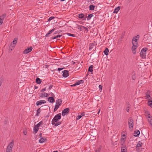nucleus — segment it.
Instances as JSON below:
<instances>
[{
	"mask_svg": "<svg viewBox=\"0 0 152 152\" xmlns=\"http://www.w3.org/2000/svg\"><path fill=\"white\" fill-rule=\"evenodd\" d=\"M61 113H59L54 117L52 121V124L53 125H54L55 126H58L61 124V122H58V121L61 119Z\"/></svg>",
	"mask_w": 152,
	"mask_h": 152,
	"instance_id": "nucleus-1",
	"label": "nucleus"
},
{
	"mask_svg": "<svg viewBox=\"0 0 152 152\" xmlns=\"http://www.w3.org/2000/svg\"><path fill=\"white\" fill-rule=\"evenodd\" d=\"M38 131V124H36L35 123L34 126L33 128V134H34V137L33 139L35 140L37 139V135H36V134Z\"/></svg>",
	"mask_w": 152,
	"mask_h": 152,
	"instance_id": "nucleus-2",
	"label": "nucleus"
},
{
	"mask_svg": "<svg viewBox=\"0 0 152 152\" xmlns=\"http://www.w3.org/2000/svg\"><path fill=\"white\" fill-rule=\"evenodd\" d=\"M14 141H12L7 146L6 149V152H12V149L14 146Z\"/></svg>",
	"mask_w": 152,
	"mask_h": 152,
	"instance_id": "nucleus-3",
	"label": "nucleus"
},
{
	"mask_svg": "<svg viewBox=\"0 0 152 152\" xmlns=\"http://www.w3.org/2000/svg\"><path fill=\"white\" fill-rule=\"evenodd\" d=\"M147 50V48H144L142 49L140 52V55L142 57H145L146 56V51Z\"/></svg>",
	"mask_w": 152,
	"mask_h": 152,
	"instance_id": "nucleus-4",
	"label": "nucleus"
},
{
	"mask_svg": "<svg viewBox=\"0 0 152 152\" xmlns=\"http://www.w3.org/2000/svg\"><path fill=\"white\" fill-rule=\"evenodd\" d=\"M128 123L129 128H132V129L134 126V123L133 121L132 118H129Z\"/></svg>",
	"mask_w": 152,
	"mask_h": 152,
	"instance_id": "nucleus-5",
	"label": "nucleus"
},
{
	"mask_svg": "<svg viewBox=\"0 0 152 152\" xmlns=\"http://www.w3.org/2000/svg\"><path fill=\"white\" fill-rule=\"evenodd\" d=\"M69 111V108H66L62 110V115L63 116H64L66 114H68Z\"/></svg>",
	"mask_w": 152,
	"mask_h": 152,
	"instance_id": "nucleus-6",
	"label": "nucleus"
},
{
	"mask_svg": "<svg viewBox=\"0 0 152 152\" xmlns=\"http://www.w3.org/2000/svg\"><path fill=\"white\" fill-rule=\"evenodd\" d=\"M137 39L135 38H133L132 40V43L133 46L137 47L138 46V42H137Z\"/></svg>",
	"mask_w": 152,
	"mask_h": 152,
	"instance_id": "nucleus-7",
	"label": "nucleus"
},
{
	"mask_svg": "<svg viewBox=\"0 0 152 152\" xmlns=\"http://www.w3.org/2000/svg\"><path fill=\"white\" fill-rule=\"evenodd\" d=\"M32 50V48L30 47H28L23 52L24 54H27L30 52Z\"/></svg>",
	"mask_w": 152,
	"mask_h": 152,
	"instance_id": "nucleus-8",
	"label": "nucleus"
},
{
	"mask_svg": "<svg viewBox=\"0 0 152 152\" xmlns=\"http://www.w3.org/2000/svg\"><path fill=\"white\" fill-rule=\"evenodd\" d=\"M121 152H127L126 147L125 145L122 144L121 146Z\"/></svg>",
	"mask_w": 152,
	"mask_h": 152,
	"instance_id": "nucleus-9",
	"label": "nucleus"
},
{
	"mask_svg": "<svg viewBox=\"0 0 152 152\" xmlns=\"http://www.w3.org/2000/svg\"><path fill=\"white\" fill-rule=\"evenodd\" d=\"M63 76L64 77H66L69 75V72L67 70H64L63 71Z\"/></svg>",
	"mask_w": 152,
	"mask_h": 152,
	"instance_id": "nucleus-10",
	"label": "nucleus"
},
{
	"mask_svg": "<svg viewBox=\"0 0 152 152\" xmlns=\"http://www.w3.org/2000/svg\"><path fill=\"white\" fill-rule=\"evenodd\" d=\"M148 121L149 122L150 124L152 126V118L150 114H149L148 115Z\"/></svg>",
	"mask_w": 152,
	"mask_h": 152,
	"instance_id": "nucleus-11",
	"label": "nucleus"
},
{
	"mask_svg": "<svg viewBox=\"0 0 152 152\" xmlns=\"http://www.w3.org/2000/svg\"><path fill=\"white\" fill-rule=\"evenodd\" d=\"M142 143H140V142H139V143H138L136 146V149H137V151H140V149H139V147H141L142 146Z\"/></svg>",
	"mask_w": 152,
	"mask_h": 152,
	"instance_id": "nucleus-12",
	"label": "nucleus"
},
{
	"mask_svg": "<svg viewBox=\"0 0 152 152\" xmlns=\"http://www.w3.org/2000/svg\"><path fill=\"white\" fill-rule=\"evenodd\" d=\"M40 138L39 140V142L40 143H42L45 142L46 140V138L45 137H40Z\"/></svg>",
	"mask_w": 152,
	"mask_h": 152,
	"instance_id": "nucleus-13",
	"label": "nucleus"
},
{
	"mask_svg": "<svg viewBox=\"0 0 152 152\" xmlns=\"http://www.w3.org/2000/svg\"><path fill=\"white\" fill-rule=\"evenodd\" d=\"M132 77L133 80H134L136 79V76L135 73L134 72H132Z\"/></svg>",
	"mask_w": 152,
	"mask_h": 152,
	"instance_id": "nucleus-14",
	"label": "nucleus"
},
{
	"mask_svg": "<svg viewBox=\"0 0 152 152\" xmlns=\"http://www.w3.org/2000/svg\"><path fill=\"white\" fill-rule=\"evenodd\" d=\"M140 134V131L139 130H136V131L134 132V135L136 137H137Z\"/></svg>",
	"mask_w": 152,
	"mask_h": 152,
	"instance_id": "nucleus-15",
	"label": "nucleus"
},
{
	"mask_svg": "<svg viewBox=\"0 0 152 152\" xmlns=\"http://www.w3.org/2000/svg\"><path fill=\"white\" fill-rule=\"evenodd\" d=\"M48 100L50 103H53L55 102L54 99L52 97H49L48 99Z\"/></svg>",
	"mask_w": 152,
	"mask_h": 152,
	"instance_id": "nucleus-16",
	"label": "nucleus"
},
{
	"mask_svg": "<svg viewBox=\"0 0 152 152\" xmlns=\"http://www.w3.org/2000/svg\"><path fill=\"white\" fill-rule=\"evenodd\" d=\"M94 48H96L95 46L94 45V44L92 43L90 44H89V50H91Z\"/></svg>",
	"mask_w": 152,
	"mask_h": 152,
	"instance_id": "nucleus-17",
	"label": "nucleus"
},
{
	"mask_svg": "<svg viewBox=\"0 0 152 152\" xmlns=\"http://www.w3.org/2000/svg\"><path fill=\"white\" fill-rule=\"evenodd\" d=\"M62 102V100L61 99H58L56 102V105H57L59 106L61 104Z\"/></svg>",
	"mask_w": 152,
	"mask_h": 152,
	"instance_id": "nucleus-18",
	"label": "nucleus"
},
{
	"mask_svg": "<svg viewBox=\"0 0 152 152\" xmlns=\"http://www.w3.org/2000/svg\"><path fill=\"white\" fill-rule=\"evenodd\" d=\"M120 8V7L118 6V7L116 8L115 10L113 12V13H117L118 11L119 10Z\"/></svg>",
	"mask_w": 152,
	"mask_h": 152,
	"instance_id": "nucleus-19",
	"label": "nucleus"
},
{
	"mask_svg": "<svg viewBox=\"0 0 152 152\" xmlns=\"http://www.w3.org/2000/svg\"><path fill=\"white\" fill-rule=\"evenodd\" d=\"M95 7V6L93 5H90L89 7V9L90 10H94V8Z\"/></svg>",
	"mask_w": 152,
	"mask_h": 152,
	"instance_id": "nucleus-20",
	"label": "nucleus"
},
{
	"mask_svg": "<svg viewBox=\"0 0 152 152\" xmlns=\"http://www.w3.org/2000/svg\"><path fill=\"white\" fill-rule=\"evenodd\" d=\"M83 83V80H80L78 81H77L75 83V85L77 86L80 85V84Z\"/></svg>",
	"mask_w": 152,
	"mask_h": 152,
	"instance_id": "nucleus-21",
	"label": "nucleus"
},
{
	"mask_svg": "<svg viewBox=\"0 0 152 152\" xmlns=\"http://www.w3.org/2000/svg\"><path fill=\"white\" fill-rule=\"evenodd\" d=\"M46 102L45 100H40L39 101V105H41L42 104L46 103Z\"/></svg>",
	"mask_w": 152,
	"mask_h": 152,
	"instance_id": "nucleus-22",
	"label": "nucleus"
},
{
	"mask_svg": "<svg viewBox=\"0 0 152 152\" xmlns=\"http://www.w3.org/2000/svg\"><path fill=\"white\" fill-rule=\"evenodd\" d=\"M55 29V28H54L49 31L48 33L46 34V37H48V36H49V34L52 33L53 32V31H54Z\"/></svg>",
	"mask_w": 152,
	"mask_h": 152,
	"instance_id": "nucleus-23",
	"label": "nucleus"
},
{
	"mask_svg": "<svg viewBox=\"0 0 152 152\" xmlns=\"http://www.w3.org/2000/svg\"><path fill=\"white\" fill-rule=\"evenodd\" d=\"M137 47H132V50L134 54H135L136 53V49Z\"/></svg>",
	"mask_w": 152,
	"mask_h": 152,
	"instance_id": "nucleus-24",
	"label": "nucleus"
},
{
	"mask_svg": "<svg viewBox=\"0 0 152 152\" xmlns=\"http://www.w3.org/2000/svg\"><path fill=\"white\" fill-rule=\"evenodd\" d=\"M18 40V38H15L14 39V40L12 43V44L15 45L17 43Z\"/></svg>",
	"mask_w": 152,
	"mask_h": 152,
	"instance_id": "nucleus-25",
	"label": "nucleus"
},
{
	"mask_svg": "<svg viewBox=\"0 0 152 152\" xmlns=\"http://www.w3.org/2000/svg\"><path fill=\"white\" fill-rule=\"evenodd\" d=\"M109 52V50L107 48H106L105 50L104 51V54L107 55L108 54V52Z\"/></svg>",
	"mask_w": 152,
	"mask_h": 152,
	"instance_id": "nucleus-26",
	"label": "nucleus"
},
{
	"mask_svg": "<svg viewBox=\"0 0 152 152\" xmlns=\"http://www.w3.org/2000/svg\"><path fill=\"white\" fill-rule=\"evenodd\" d=\"M150 93V91H148L147 92V93L146 94V96H145L146 98V99H148L150 97V95H149V94Z\"/></svg>",
	"mask_w": 152,
	"mask_h": 152,
	"instance_id": "nucleus-27",
	"label": "nucleus"
},
{
	"mask_svg": "<svg viewBox=\"0 0 152 152\" xmlns=\"http://www.w3.org/2000/svg\"><path fill=\"white\" fill-rule=\"evenodd\" d=\"M93 66L91 65L89 67V68L88 69V71L90 72H93Z\"/></svg>",
	"mask_w": 152,
	"mask_h": 152,
	"instance_id": "nucleus-28",
	"label": "nucleus"
},
{
	"mask_svg": "<svg viewBox=\"0 0 152 152\" xmlns=\"http://www.w3.org/2000/svg\"><path fill=\"white\" fill-rule=\"evenodd\" d=\"M93 16V15L92 14H90L89 15L87 18V19L88 20H90L91 18Z\"/></svg>",
	"mask_w": 152,
	"mask_h": 152,
	"instance_id": "nucleus-29",
	"label": "nucleus"
},
{
	"mask_svg": "<svg viewBox=\"0 0 152 152\" xmlns=\"http://www.w3.org/2000/svg\"><path fill=\"white\" fill-rule=\"evenodd\" d=\"M84 16V15L83 13H81L79 14L78 15V16L79 18H83Z\"/></svg>",
	"mask_w": 152,
	"mask_h": 152,
	"instance_id": "nucleus-30",
	"label": "nucleus"
},
{
	"mask_svg": "<svg viewBox=\"0 0 152 152\" xmlns=\"http://www.w3.org/2000/svg\"><path fill=\"white\" fill-rule=\"evenodd\" d=\"M148 105L152 108V101H149L148 102Z\"/></svg>",
	"mask_w": 152,
	"mask_h": 152,
	"instance_id": "nucleus-31",
	"label": "nucleus"
},
{
	"mask_svg": "<svg viewBox=\"0 0 152 152\" xmlns=\"http://www.w3.org/2000/svg\"><path fill=\"white\" fill-rule=\"evenodd\" d=\"M59 59H53V63H58V62Z\"/></svg>",
	"mask_w": 152,
	"mask_h": 152,
	"instance_id": "nucleus-32",
	"label": "nucleus"
},
{
	"mask_svg": "<svg viewBox=\"0 0 152 152\" xmlns=\"http://www.w3.org/2000/svg\"><path fill=\"white\" fill-rule=\"evenodd\" d=\"M59 106H58L57 105H55V108L54 109V111L55 112L57 110V109L58 108Z\"/></svg>",
	"mask_w": 152,
	"mask_h": 152,
	"instance_id": "nucleus-33",
	"label": "nucleus"
},
{
	"mask_svg": "<svg viewBox=\"0 0 152 152\" xmlns=\"http://www.w3.org/2000/svg\"><path fill=\"white\" fill-rule=\"evenodd\" d=\"M48 94L46 93H44V95H40V97H47L48 96Z\"/></svg>",
	"mask_w": 152,
	"mask_h": 152,
	"instance_id": "nucleus-34",
	"label": "nucleus"
},
{
	"mask_svg": "<svg viewBox=\"0 0 152 152\" xmlns=\"http://www.w3.org/2000/svg\"><path fill=\"white\" fill-rule=\"evenodd\" d=\"M62 36L61 35H59L57 36H56L53 37H52V38L53 39H56L58 37H60Z\"/></svg>",
	"mask_w": 152,
	"mask_h": 152,
	"instance_id": "nucleus-35",
	"label": "nucleus"
},
{
	"mask_svg": "<svg viewBox=\"0 0 152 152\" xmlns=\"http://www.w3.org/2000/svg\"><path fill=\"white\" fill-rule=\"evenodd\" d=\"M130 108V105L129 104L128 106L127 107L126 109V110L128 112L129 110V109Z\"/></svg>",
	"mask_w": 152,
	"mask_h": 152,
	"instance_id": "nucleus-36",
	"label": "nucleus"
},
{
	"mask_svg": "<svg viewBox=\"0 0 152 152\" xmlns=\"http://www.w3.org/2000/svg\"><path fill=\"white\" fill-rule=\"evenodd\" d=\"M66 34L67 35H68V36H72L73 37H75V35H74V34H70V33H66Z\"/></svg>",
	"mask_w": 152,
	"mask_h": 152,
	"instance_id": "nucleus-37",
	"label": "nucleus"
},
{
	"mask_svg": "<svg viewBox=\"0 0 152 152\" xmlns=\"http://www.w3.org/2000/svg\"><path fill=\"white\" fill-rule=\"evenodd\" d=\"M6 14H4L2 15L1 16L0 18H1L3 19L4 18L6 17Z\"/></svg>",
	"mask_w": 152,
	"mask_h": 152,
	"instance_id": "nucleus-38",
	"label": "nucleus"
},
{
	"mask_svg": "<svg viewBox=\"0 0 152 152\" xmlns=\"http://www.w3.org/2000/svg\"><path fill=\"white\" fill-rule=\"evenodd\" d=\"M55 17L53 16H51L48 19V21H50L52 19H54Z\"/></svg>",
	"mask_w": 152,
	"mask_h": 152,
	"instance_id": "nucleus-39",
	"label": "nucleus"
},
{
	"mask_svg": "<svg viewBox=\"0 0 152 152\" xmlns=\"http://www.w3.org/2000/svg\"><path fill=\"white\" fill-rule=\"evenodd\" d=\"M82 26H80L79 25H77V28L78 29H80V31H82Z\"/></svg>",
	"mask_w": 152,
	"mask_h": 152,
	"instance_id": "nucleus-40",
	"label": "nucleus"
},
{
	"mask_svg": "<svg viewBox=\"0 0 152 152\" xmlns=\"http://www.w3.org/2000/svg\"><path fill=\"white\" fill-rule=\"evenodd\" d=\"M42 124H43V123L42 121L39 122V127Z\"/></svg>",
	"mask_w": 152,
	"mask_h": 152,
	"instance_id": "nucleus-41",
	"label": "nucleus"
},
{
	"mask_svg": "<svg viewBox=\"0 0 152 152\" xmlns=\"http://www.w3.org/2000/svg\"><path fill=\"white\" fill-rule=\"evenodd\" d=\"M81 116L80 115H79L77 116L76 118L77 120H79L81 118Z\"/></svg>",
	"mask_w": 152,
	"mask_h": 152,
	"instance_id": "nucleus-42",
	"label": "nucleus"
},
{
	"mask_svg": "<svg viewBox=\"0 0 152 152\" xmlns=\"http://www.w3.org/2000/svg\"><path fill=\"white\" fill-rule=\"evenodd\" d=\"M82 27L83 28L85 29L86 30H87L88 31V29L86 28V27H85L84 26H82Z\"/></svg>",
	"mask_w": 152,
	"mask_h": 152,
	"instance_id": "nucleus-43",
	"label": "nucleus"
},
{
	"mask_svg": "<svg viewBox=\"0 0 152 152\" xmlns=\"http://www.w3.org/2000/svg\"><path fill=\"white\" fill-rule=\"evenodd\" d=\"M2 19L0 18V24L1 25L2 23Z\"/></svg>",
	"mask_w": 152,
	"mask_h": 152,
	"instance_id": "nucleus-44",
	"label": "nucleus"
},
{
	"mask_svg": "<svg viewBox=\"0 0 152 152\" xmlns=\"http://www.w3.org/2000/svg\"><path fill=\"white\" fill-rule=\"evenodd\" d=\"M23 133L24 135H26L27 134V132L25 130H24L23 131Z\"/></svg>",
	"mask_w": 152,
	"mask_h": 152,
	"instance_id": "nucleus-45",
	"label": "nucleus"
},
{
	"mask_svg": "<svg viewBox=\"0 0 152 152\" xmlns=\"http://www.w3.org/2000/svg\"><path fill=\"white\" fill-rule=\"evenodd\" d=\"M64 68H59L58 69V71H60L62 70Z\"/></svg>",
	"mask_w": 152,
	"mask_h": 152,
	"instance_id": "nucleus-46",
	"label": "nucleus"
},
{
	"mask_svg": "<svg viewBox=\"0 0 152 152\" xmlns=\"http://www.w3.org/2000/svg\"><path fill=\"white\" fill-rule=\"evenodd\" d=\"M42 82L41 80L39 78V84H40Z\"/></svg>",
	"mask_w": 152,
	"mask_h": 152,
	"instance_id": "nucleus-47",
	"label": "nucleus"
},
{
	"mask_svg": "<svg viewBox=\"0 0 152 152\" xmlns=\"http://www.w3.org/2000/svg\"><path fill=\"white\" fill-rule=\"evenodd\" d=\"M53 86V85H50L49 86V88H48L49 89V90H50V89H51L52 88Z\"/></svg>",
	"mask_w": 152,
	"mask_h": 152,
	"instance_id": "nucleus-48",
	"label": "nucleus"
},
{
	"mask_svg": "<svg viewBox=\"0 0 152 152\" xmlns=\"http://www.w3.org/2000/svg\"><path fill=\"white\" fill-rule=\"evenodd\" d=\"M140 36L139 35H137L134 38H136V39H138L139 38Z\"/></svg>",
	"mask_w": 152,
	"mask_h": 152,
	"instance_id": "nucleus-49",
	"label": "nucleus"
},
{
	"mask_svg": "<svg viewBox=\"0 0 152 152\" xmlns=\"http://www.w3.org/2000/svg\"><path fill=\"white\" fill-rule=\"evenodd\" d=\"M46 88H45L42 89V90L41 91V92L44 91L46 90Z\"/></svg>",
	"mask_w": 152,
	"mask_h": 152,
	"instance_id": "nucleus-50",
	"label": "nucleus"
},
{
	"mask_svg": "<svg viewBox=\"0 0 152 152\" xmlns=\"http://www.w3.org/2000/svg\"><path fill=\"white\" fill-rule=\"evenodd\" d=\"M81 116V117L84 116L85 115V113H82L81 115H80Z\"/></svg>",
	"mask_w": 152,
	"mask_h": 152,
	"instance_id": "nucleus-51",
	"label": "nucleus"
},
{
	"mask_svg": "<svg viewBox=\"0 0 152 152\" xmlns=\"http://www.w3.org/2000/svg\"><path fill=\"white\" fill-rule=\"evenodd\" d=\"M102 86L101 85H100L99 86V88L100 89H101V90H102Z\"/></svg>",
	"mask_w": 152,
	"mask_h": 152,
	"instance_id": "nucleus-52",
	"label": "nucleus"
},
{
	"mask_svg": "<svg viewBox=\"0 0 152 152\" xmlns=\"http://www.w3.org/2000/svg\"><path fill=\"white\" fill-rule=\"evenodd\" d=\"M36 82L37 83V84H38V77H37L36 79Z\"/></svg>",
	"mask_w": 152,
	"mask_h": 152,
	"instance_id": "nucleus-53",
	"label": "nucleus"
},
{
	"mask_svg": "<svg viewBox=\"0 0 152 152\" xmlns=\"http://www.w3.org/2000/svg\"><path fill=\"white\" fill-rule=\"evenodd\" d=\"M76 86V85H75V83L74 84L71 85V86H72V87H73V86Z\"/></svg>",
	"mask_w": 152,
	"mask_h": 152,
	"instance_id": "nucleus-54",
	"label": "nucleus"
},
{
	"mask_svg": "<svg viewBox=\"0 0 152 152\" xmlns=\"http://www.w3.org/2000/svg\"><path fill=\"white\" fill-rule=\"evenodd\" d=\"M42 134L41 133H40L39 134V137H42Z\"/></svg>",
	"mask_w": 152,
	"mask_h": 152,
	"instance_id": "nucleus-55",
	"label": "nucleus"
},
{
	"mask_svg": "<svg viewBox=\"0 0 152 152\" xmlns=\"http://www.w3.org/2000/svg\"><path fill=\"white\" fill-rule=\"evenodd\" d=\"M38 114V109L37 110V113H36V115H37Z\"/></svg>",
	"mask_w": 152,
	"mask_h": 152,
	"instance_id": "nucleus-56",
	"label": "nucleus"
},
{
	"mask_svg": "<svg viewBox=\"0 0 152 152\" xmlns=\"http://www.w3.org/2000/svg\"><path fill=\"white\" fill-rule=\"evenodd\" d=\"M45 68H47L49 66L48 65H45Z\"/></svg>",
	"mask_w": 152,
	"mask_h": 152,
	"instance_id": "nucleus-57",
	"label": "nucleus"
},
{
	"mask_svg": "<svg viewBox=\"0 0 152 152\" xmlns=\"http://www.w3.org/2000/svg\"><path fill=\"white\" fill-rule=\"evenodd\" d=\"M95 152H99V150H98L96 149L95 151Z\"/></svg>",
	"mask_w": 152,
	"mask_h": 152,
	"instance_id": "nucleus-58",
	"label": "nucleus"
},
{
	"mask_svg": "<svg viewBox=\"0 0 152 152\" xmlns=\"http://www.w3.org/2000/svg\"><path fill=\"white\" fill-rule=\"evenodd\" d=\"M40 95H44V93L42 94V93L40 94Z\"/></svg>",
	"mask_w": 152,
	"mask_h": 152,
	"instance_id": "nucleus-59",
	"label": "nucleus"
},
{
	"mask_svg": "<svg viewBox=\"0 0 152 152\" xmlns=\"http://www.w3.org/2000/svg\"><path fill=\"white\" fill-rule=\"evenodd\" d=\"M34 87H35V89H37V88H38L37 86H35Z\"/></svg>",
	"mask_w": 152,
	"mask_h": 152,
	"instance_id": "nucleus-60",
	"label": "nucleus"
},
{
	"mask_svg": "<svg viewBox=\"0 0 152 152\" xmlns=\"http://www.w3.org/2000/svg\"><path fill=\"white\" fill-rule=\"evenodd\" d=\"M38 101H37L36 103V104L37 105H38Z\"/></svg>",
	"mask_w": 152,
	"mask_h": 152,
	"instance_id": "nucleus-61",
	"label": "nucleus"
},
{
	"mask_svg": "<svg viewBox=\"0 0 152 152\" xmlns=\"http://www.w3.org/2000/svg\"><path fill=\"white\" fill-rule=\"evenodd\" d=\"M72 62H73L72 64H75V62H73V61H72Z\"/></svg>",
	"mask_w": 152,
	"mask_h": 152,
	"instance_id": "nucleus-62",
	"label": "nucleus"
},
{
	"mask_svg": "<svg viewBox=\"0 0 152 152\" xmlns=\"http://www.w3.org/2000/svg\"><path fill=\"white\" fill-rule=\"evenodd\" d=\"M83 20H86V18H85L84 19H83Z\"/></svg>",
	"mask_w": 152,
	"mask_h": 152,
	"instance_id": "nucleus-63",
	"label": "nucleus"
},
{
	"mask_svg": "<svg viewBox=\"0 0 152 152\" xmlns=\"http://www.w3.org/2000/svg\"><path fill=\"white\" fill-rule=\"evenodd\" d=\"M57 33V32L56 31L54 33V34H56Z\"/></svg>",
	"mask_w": 152,
	"mask_h": 152,
	"instance_id": "nucleus-64",
	"label": "nucleus"
}]
</instances>
